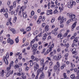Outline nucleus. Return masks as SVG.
I'll list each match as a JSON object with an SVG mask.
<instances>
[{
	"label": "nucleus",
	"instance_id": "nucleus-15",
	"mask_svg": "<svg viewBox=\"0 0 79 79\" xmlns=\"http://www.w3.org/2000/svg\"><path fill=\"white\" fill-rule=\"evenodd\" d=\"M48 25H46L45 26L44 29H45V31L46 32H47V31H48V30H49V29H48Z\"/></svg>",
	"mask_w": 79,
	"mask_h": 79
},
{
	"label": "nucleus",
	"instance_id": "nucleus-35",
	"mask_svg": "<svg viewBox=\"0 0 79 79\" xmlns=\"http://www.w3.org/2000/svg\"><path fill=\"white\" fill-rule=\"evenodd\" d=\"M13 44H14V41H13V40H11L10 41V45H13Z\"/></svg>",
	"mask_w": 79,
	"mask_h": 79
},
{
	"label": "nucleus",
	"instance_id": "nucleus-51",
	"mask_svg": "<svg viewBox=\"0 0 79 79\" xmlns=\"http://www.w3.org/2000/svg\"><path fill=\"white\" fill-rule=\"evenodd\" d=\"M23 64L22 63H19L18 64V65H19V66H20V67H21L22 66V65Z\"/></svg>",
	"mask_w": 79,
	"mask_h": 79
},
{
	"label": "nucleus",
	"instance_id": "nucleus-47",
	"mask_svg": "<svg viewBox=\"0 0 79 79\" xmlns=\"http://www.w3.org/2000/svg\"><path fill=\"white\" fill-rule=\"evenodd\" d=\"M45 51H46V49L45 48H44L43 50V52L42 53L44 54V53H45Z\"/></svg>",
	"mask_w": 79,
	"mask_h": 79
},
{
	"label": "nucleus",
	"instance_id": "nucleus-11",
	"mask_svg": "<svg viewBox=\"0 0 79 79\" xmlns=\"http://www.w3.org/2000/svg\"><path fill=\"white\" fill-rule=\"evenodd\" d=\"M76 49L75 48H73V49H72V52L73 54H75V55H77V52H76Z\"/></svg>",
	"mask_w": 79,
	"mask_h": 79
},
{
	"label": "nucleus",
	"instance_id": "nucleus-24",
	"mask_svg": "<svg viewBox=\"0 0 79 79\" xmlns=\"http://www.w3.org/2000/svg\"><path fill=\"white\" fill-rule=\"evenodd\" d=\"M38 33H39V31L38 30H36L35 31V32H34L33 34L34 35H36V34H38Z\"/></svg>",
	"mask_w": 79,
	"mask_h": 79
},
{
	"label": "nucleus",
	"instance_id": "nucleus-8",
	"mask_svg": "<svg viewBox=\"0 0 79 79\" xmlns=\"http://www.w3.org/2000/svg\"><path fill=\"white\" fill-rule=\"evenodd\" d=\"M69 18L71 19H74L76 18V15L74 14H70L69 16Z\"/></svg>",
	"mask_w": 79,
	"mask_h": 79
},
{
	"label": "nucleus",
	"instance_id": "nucleus-42",
	"mask_svg": "<svg viewBox=\"0 0 79 79\" xmlns=\"http://www.w3.org/2000/svg\"><path fill=\"white\" fill-rule=\"evenodd\" d=\"M45 25H46L45 23H43L42 25V26H41L42 27H43V28L45 26Z\"/></svg>",
	"mask_w": 79,
	"mask_h": 79
},
{
	"label": "nucleus",
	"instance_id": "nucleus-4",
	"mask_svg": "<svg viewBox=\"0 0 79 79\" xmlns=\"http://www.w3.org/2000/svg\"><path fill=\"white\" fill-rule=\"evenodd\" d=\"M57 66L58 68L57 72H56L57 74H59V72H60V63L58 62H57L56 63Z\"/></svg>",
	"mask_w": 79,
	"mask_h": 79
},
{
	"label": "nucleus",
	"instance_id": "nucleus-58",
	"mask_svg": "<svg viewBox=\"0 0 79 79\" xmlns=\"http://www.w3.org/2000/svg\"><path fill=\"white\" fill-rule=\"evenodd\" d=\"M4 15V16H5L6 18H8V14L7 13H6Z\"/></svg>",
	"mask_w": 79,
	"mask_h": 79
},
{
	"label": "nucleus",
	"instance_id": "nucleus-12",
	"mask_svg": "<svg viewBox=\"0 0 79 79\" xmlns=\"http://www.w3.org/2000/svg\"><path fill=\"white\" fill-rule=\"evenodd\" d=\"M42 72V70H41L40 69H38L37 71V76H39V75Z\"/></svg>",
	"mask_w": 79,
	"mask_h": 79
},
{
	"label": "nucleus",
	"instance_id": "nucleus-7",
	"mask_svg": "<svg viewBox=\"0 0 79 79\" xmlns=\"http://www.w3.org/2000/svg\"><path fill=\"white\" fill-rule=\"evenodd\" d=\"M48 35V33L47 32H46L44 35V36L43 37V40H45V39H46V38H47V36Z\"/></svg>",
	"mask_w": 79,
	"mask_h": 79
},
{
	"label": "nucleus",
	"instance_id": "nucleus-26",
	"mask_svg": "<svg viewBox=\"0 0 79 79\" xmlns=\"http://www.w3.org/2000/svg\"><path fill=\"white\" fill-rule=\"evenodd\" d=\"M16 2L14 1L13 3V7L14 8H15L16 7Z\"/></svg>",
	"mask_w": 79,
	"mask_h": 79
},
{
	"label": "nucleus",
	"instance_id": "nucleus-28",
	"mask_svg": "<svg viewBox=\"0 0 79 79\" xmlns=\"http://www.w3.org/2000/svg\"><path fill=\"white\" fill-rule=\"evenodd\" d=\"M74 71L75 72H77V73H79V70H77V68L74 69Z\"/></svg>",
	"mask_w": 79,
	"mask_h": 79
},
{
	"label": "nucleus",
	"instance_id": "nucleus-23",
	"mask_svg": "<svg viewBox=\"0 0 79 79\" xmlns=\"http://www.w3.org/2000/svg\"><path fill=\"white\" fill-rule=\"evenodd\" d=\"M31 30V27H27L26 29V31H27V32L28 31H30Z\"/></svg>",
	"mask_w": 79,
	"mask_h": 79
},
{
	"label": "nucleus",
	"instance_id": "nucleus-32",
	"mask_svg": "<svg viewBox=\"0 0 79 79\" xmlns=\"http://www.w3.org/2000/svg\"><path fill=\"white\" fill-rule=\"evenodd\" d=\"M36 51H37V49H34L32 51V52H33V55H35V52H36Z\"/></svg>",
	"mask_w": 79,
	"mask_h": 79
},
{
	"label": "nucleus",
	"instance_id": "nucleus-54",
	"mask_svg": "<svg viewBox=\"0 0 79 79\" xmlns=\"http://www.w3.org/2000/svg\"><path fill=\"white\" fill-rule=\"evenodd\" d=\"M66 66L65 64H64V65L62 66L61 67V69H63V68H64V66Z\"/></svg>",
	"mask_w": 79,
	"mask_h": 79
},
{
	"label": "nucleus",
	"instance_id": "nucleus-17",
	"mask_svg": "<svg viewBox=\"0 0 79 79\" xmlns=\"http://www.w3.org/2000/svg\"><path fill=\"white\" fill-rule=\"evenodd\" d=\"M71 78L73 79H76V77H75V75L74 74H72L70 76Z\"/></svg>",
	"mask_w": 79,
	"mask_h": 79
},
{
	"label": "nucleus",
	"instance_id": "nucleus-25",
	"mask_svg": "<svg viewBox=\"0 0 79 79\" xmlns=\"http://www.w3.org/2000/svg\"><path fill=\"white\" fill-rule=\"evenodd\" d=\"M58 13H59V12L58 11V10H57V9L55 10L53 12V13H54V14H56V13H57V14H58Z\"/></svg>",
	"mask_w": 79,
	"mask_h": 79
},
{
	"label": "nucleus",
	"instance_id": "nucleus-49",
	"mask_svg": "<svg viewBox=\"0 0 79 79\" xmlns=\"http://www.w3.org/2000/svg\"><path fill=\"white\" fill-rule=\"evenodd\" d=\"M48 51V50H47L46 52L44 54V55H46L48 54V53H49V52Z\"/></svg>",
	"mask_w": 79,
	"mask_h": 79
},
{
	"label": "nucleus",
	"instance_id": "nucleus-9",
	"mask_svg": "<svg viewBox=\"0 0 79 79\" xmlns=\"http://www.w3.org/2000/svg\"><path fill=\"white\" fill-rule=\"evenodd\" d=\"M4 60L5 62V63L6 64H8V60H7V59L6 58V56H4Z\"/></svg>",
	"mask_w": 79,
	"mask_h": 79
},
{
	"label": "nucleus",
	"instance_id": "nucleus-2",
	"mask_svg": "<svg viewBox=\"0 0 79 79\" xmlns=\"http://www.w3.org/2000/svg\"><path fill=\"white\" fill-rule=\"evenodd\" d=\"M34 70L35 71H37V69L39 68V65L37 64V62H35L34 63Z\"/></svg>",
	"mask_w": 79,
	"mask_h": 79
},
{
	"label": "nucleus",
	"instance_id": "nucleus-18",
	"mask_svg": "<svg viewBox=\"0 0 79 79\" xmlns=\"http://www.w3.org/2000/svg\"><path fill=\"white\" fill-rule=\"evenodd\" d=\"M58 70V67L57 65H55L54 67V71H56V70Z\"/></svg>",
	"mask_w": 79,
	"mask_h": 79
},
{
	"label": "nucleus",
	"instance_id": "nucleus-33",
	"mask_svg": "<svg viewBox=\"0 0 79 79\" xmlns=\"http://www.w3.org/2000/svg\"><path fill=\"white\" fill-rule=\"evenodd\" d=\"M11 66H9V67H8L7 68V72H8V71H9L10 69H11Z\"/></svg>",
	"mask_w": 79,
	"mask_h": 79
},
{
	"label": "nucleus",
	"instance_id": "nucleus-62",
	"mask_svg": "<svg viewBox=\"0 0 79 79\" xmlns=\"http://www.w3.org/2000/svg\"><path fill=\"white\" fill-rule=\"evenodd\" d=\"M68 35V33H65L64 34V37H66Z\"/></svg>",
	"mask_w": 79,
	"mask_h": 79
},
{
	"label": "nucleus",
	"instance_id": "nucleus-21",
	"mask_svg": "<svg viewBox=\"0 0 79 79\" xmlns=\"http://www.w3.org/2000/svg\"><path fill=\"white\" fill-rule=\"evenodd\" d=\"M9 13H11V15H13V13H14V10H10L9 11Z\"/></svg>",
	"mask_w": 79,
	"mask_h": 79
},
{
	"label": "nucleus",
	"instance_id": "nucleus-14",
	"mask_svg": "<svg viewBox=\"0 0 79 79\" xmlns=\"http://www.w3.org/2000/svg\"><path fill=\"white\" fill-rule=\"evenodd\" d=\"M44 77H45V76L44 75V74L42 73L40 75L39 79H44Z\"/></svg>",
	"mask_w": 79,
	"mask_h": 79
},
{
	"label": "nucleus",
	"instance_id": "nucleus-57",
	"mask_svg": "<svg viewBox=\"0 0 79 79\" xmlns=\"http://www.w3.org/2000/svg\"><path fill=\"white\" fill-rule=\"evenodd\" d=\"M10 75V73H8L7 74H6V77H8Z\"/></svg>",
	"mask_w": 79,
	"mask_h": 79
},
{
	"label": "nucleus",
	"instance_id": "nucleus-59",
	"mask_svg": "<svg viewBox=\"0 0 79 79\" xmlns=\"http://www.w3.org/2000/svg\"><path fill=\"white\" fill-rule=\"evenodd\" d=\"M17 76H21V73H17Z\"/></svg>",
	"mask_w": 79,
	"mask_h": 79
},
{
	"label": "nucleus",
	"instance_id": "nucleus-37",
	"mask_svg": "<svg viewBox=\"0 0 79 79\" xmlns=\"http://www.w3.org/2000/svg\"><path fill=\"white\" fill-rule=\"evenodd\" d=\"M15 69H16L17 68H19V65L16 64L14 66Z\"/></svg>",
	"mask_w": 79,
	"mask_h": 79
},
{
	"label": "nucleus",
	"instance_id": "nucleus-5",
	"mask_svg": "<svg viewBox=\"0 0 79 79\" xmlns=\"http://www.w3.org/2000/svg\"><path fill=\"white\" fill-rule=\"evenodd\" d=\"M55 45V44L54 43H52L51 45V46L49 48V49H48L47 50H48L49 52H52V48H53L54 47Z\"/></svg>",
	"mask_w": 79,
	"mask_h": 79
},
{
	"label": "nucleus",
	"instance_id": "nucleus-60",
	"mask_svg": "<svg viewBox=\"0 0 79 79\" xmlns=\"http://www.w3.org/2000/svg\"><path fill=\"white\" fill-rule=\"evenodd\" d=\"M33 64H34L33 62H31L30 63V65L31 66H33Z\"/></svg>",
	"mask_w": 79,
	"mask_h": 79
},
{
	"label": "nucleus",
	"instance_id": "nucleus-55",
	"mask_svg": "<svg viewBox=\"0 0 79 79\" xmlns=\"http://www.w3.org/2000/svg\"><path fill=\"white\" fill-rule=\"evenodd\" d=\"M75 37L74 36H73L71 38V40H73V39H75Z\"/></svg>",
	"mask_w": 79,
	"mask_h": 79
},
{
	"label": "nucleus",
	"instance_id": "nucleus-40",
	"mask_svg": "<svg viewBox=\"0 0 79 79\" xmlns=\"http://www.w3.org/2000/svg\"><path fill=\"white\" fill-rule=\"evenodd\" d=\"M29 69V68L28 67H26L25 69V70L26 71H27Z\"/></svg>",
	"mask_w": 79,
	"mask_h": 79
},
{
	"label": "nucleus",
	"instance_id": "nucleus-53",
	"mask_svg": "<svg viewBox=\"0 0 79 79\" xmlns=\"http://www.w3.org/2000/svg\"><path fill=\"white\" fill-rule=\"evenodd\" d=\"M38 37V35H37L35 37V40L36 41H38L39 40V39H37V37Z\"/></svg>",
	"mask_w": 79,
	"mask_h": 79
},
{
	"label": "nucleus",
	"instance_id": "nucleus-10",
	"mask_svg": "<svg viewBox=\"0 0 79 79\" xmlns=\"http://www.w3.org/2000/svg\"><path fill=\"white\" fill-rule=\"evenodd\" d=\"M52 69L49 70L48 71V77H49L50 76V75H51V72L52 71Z\"/></svg>",
	"mask_w": 79,
	"mask_h": 79
},
{
	"label": "nucleus",
	"instance_id": "nucleus-29",
	"mask_svg": "<svg viewBox=\"0 0 79 79\" xmlns=\"http://www.w3.org/2000/svg\"><path fill=\"white\" fill-rule=\"evenodd\" d=\"M33 46H34L35 48H37L38 46V44H34Z\"/></svg>",
	"mask_w": 79,
	"mask_h": 79
},
{
	"label": "nucleus",
	"instance_id": "nucleus-44",
	"mask_svg": "<svg viewBox=\"0 0 79 79\" xmlns=\"http://www.w3.org/2000/svg\"><path fill=\"white\" fill-rule=\"evenodd\" d=\"M14 63V62H13V61H12V62H11L10 64V66L11 67L13 65V64Z\"/></svg>",
	"mask_w": 79,
	"mask_h": 79
},
{
	"label": "nucleus",
	"instance_id": "nucleus-43",
	"mask_svg": "<svg viewBox=\"0 0 79 79\" xmlns=\"http://www.w3.org/2000/svg\"><path fill=\"white\" fill-rule=\"evenodd\" d=\"M9 58V54H6V58L7 60V59H8Z\"/></svg>",
	"mask_w": 79,
	"mask_h": 79
},
{
	"label": "nucleus",
	"instance_id": "nucleus-41",
	"mask_svg": "<svg viewBox=\"0 0 79 79\" xmlns=\"http://www.w3.org/2000/svg\"><path fill=\"white\" fill-rule=\"evenodd\" d=\"M55 21V18H53L52 19L51 21V23H53V22Z\"/></svg>",
	"mask_w": 79,
	"mask_h": 79
},
{
	"label": "nucleus",
	"instance_id": "nucleus-6",
	"mask_svg": "<svg viewBox=\"0 0 79 79\" xmlns=\"http://www.w3.org/2000/svg\"><path fill=\"white\" fill-rule=\"evenodd\" d=\"M77 23V22H75L72 25L71 28H72V31H74V28L76 26V24Z\"/></svg>",
	"mask_w": 79,
	"mask_h": 79
},
{
	"label": "nucleus",
	"instance_id": "nucleus-52",
	"mask_svg": "<svg viewBox=\"0 0 79 79\" xmlns=\"http://www.w3.org/2000/svg\"><path fill=\"white\" fill-rule=\"evenodd\" d=\"M10 3H11V1H8V2H7V5H10Z\"/></svg>",
	"mask_w": 79,
	"mask_h": 79
},
{
	"label": "nucleus",
	"instance_id": "nucleus-45",
	"mask_svg": "<svg viewBox=\"0 0 79 79\" xmlns=\"http://www.w3.org/2000/svg\"><path fill=\"white\" fill-rule=\"evenodd\" d=\"M35 42V39H34L33 40H32L31 42V44H34Z\"/></svg>",
	"mask_w": 79,
	"mask_h": 79
},
{
	"label": "nucleus",
	"instance_id": "nucleus-36",
	"mask_svg": "<svg viewBox=\"0 0 79 79\" xmlns=\"http://www.w3.org/2000/svg\"><path fill=\"white\" fill-rule=\"evenodd\" d=\"M15 41L16 43V44H18V42H19V39L18 38H16L15 39Z\"/></svg>",
	"mask_w": 79,
	"mask_h": 79
},
{
	"label": "nucleus",
	"instance_id": "nucleus-48",
	"mask_svg": "<svg viewBox=\"0 0 79 79\" xmlns=\"http://www.w3.org/2000/svg\"><path fill=\"white\" fill-rule=\"evenodd\" d=\"M54 35H58V32L57 31H56L54 33Z\"/></svg>",
	"mask_w": 79,
	"mask_h": 79
},
{
	"label": "nucleus",
	"instance_id": "nucleus-46",
	"mask_svg": "<svg viewBox=\"0 0 79 79\" xmlns=\"http://www.w3.org/2000/svg\"><path fill=\"white\" fill-rule=\"evenodd\" d=\"M11 40L10 38H8L7 39V43H10V42Z\"/></svg>",
	"mask_w": 79,
	"mask_h": 79
},
{
	"label": "nucleus",
	"instance_id": "nucleus-63",
	"mask_svg": "<svg viewBox=\"0 0 79 79\" xmlns=\"http://www.w3.org/2000/svg\"><path fill=\"white\" fill-rule=\"evenodd\" d=\"M53 65V62H50L49 63V65L50 66H52Z\"/></svg>",
	"mask_w": 79,
	"mask_h": 79
},
{
	"label": "nucleus",
	"instance_id": "nucleus-56",
	"mask_svg": "<svg viewBox=\"0 0 79 79\" xmlns=\"http://www.w3.org/2000/svg\"><path fill=\"white\" fill-rule=\"evenodd\" d=\"M18 11L17 10H15L14 11V15H17Z\"/></svg>",
	"mask_w": 79,
	"mask_h": 79
},
{
	"label": "nucleus",
	"instance_id": "nucleus-64",
	"mask_svg": "<svg viewBox=\"0 0 79 79\" xmlns=\"http://www.w3.org/2000/svg\"><path fill=\"white\" fill-rule=\"evenodd\" d=\"M51 8H53V7H55V5L53 4H52V5L51 6Z\"/></svg>",
	"mask_w": 79,
	"mask_h": 79
},
{
	"label": "nucleus",
	"instance_id": "nucleus-30",
	"mask_svg": "<svg viewBox=\"0 0 79 79\" xmlns=\"http://www.w3.org/2000/svg\"><path fill=\"white\" fill-rule=\"evenodd\" d=\"M61 58V56L60 55H58L57 57V60H59Z\"/></svg>",
	"mask_w": 79,
	"mask_h": 79
},
{
	"label": "nucleus",
	"instance_id": "nucleus-39",
	"mask_svg": "<svg viewBox=\"0 0 79 79\" xmlns=\"http://www.w3.org/2000/svg\"><path fill=\"white\" fill-rule=\"evenodd\" d=\"M41 20H40L39 19H38L37 21V24H40V23H41Z\"/></svg>",
	"mask_w": 79,
	"mask_h": 79
},
{
	"label": "nucleus",
	"instance_id": "nucleus-38",
	"mask_svg": "<svg viewBox=\"0 0 79 79\" xmlns=\"http://www.w3.org/2000/svg\"><path fill=\"white\" fill-rule=\"evenodd\" d=\"M3 36H1L0 37V42H3Z\"/></svg>",
	"mask_w": 79,
	"mask_h": 79
},
{
	"label": "nucleus",
	"instance_id": "nucleus-27",
	"mask_svg": "<svg viewBox=\"0 0 79 79\" xmlns=\"http://www.w3.org/2000/svg\"><path fill=\"white\" fill-rule=\"evenodd\" d=\"M0 12H1V13H5V8H2V9L1 10Z\"/></svg>",
	"mask_w": 79,
	"mask_h": 79
},
{
	"label": "nucleus",
	"instance_id": "nucleus-50",
	"mask_svg": "<svg viewBox=\"0 0 79 79\" xmlns=\"http://www.w3.org/2000/svg\"><path fill=\"white\" fill-rule=\"evenodd\" d=\"M31 15L32 16H33L34 15V11H32L31 12Z\"/></svg>",
	"mask_w": 79,
	"mask_h": 79
},
{
	"label": "nucleus",
	"instance_id": "nucleus-13",
	"mask_svg": "<svg viewBox=\"0 0 79 79\" xmlns=\"http://www.w3.org/2000/svg\"><path fill=\"white\" fill-rule=\"evenodd\" d=\"M23 18L24 19H25V18H26V17H27V14L26 13V12H23Z\"/></svg>",
	"mask_w": 79,
	"mask_h": 79
},
{
	"label": "nucleus",
	"instance_id": "nucleus-61",
	"mask_svg": "<svg viewBox=\"0 0 79 79\" xmlns=\"http://www.w3.org/2000/svg\"><path fill=\"white\" fill-rule=\"evenodd\" d=\"M64 27V25L63 24H61L60 25V27L61 28H63Z\"/></svg>",
	"mask_w": 79,
	"mask_h": 79
},
{
	"label": "nucleus",
	"instance_id": "nucleus-16",
	"mask_svg": "<svg viewBox=\"0 0 79 79\" xmlns=\"http://www.w3.org/2000/svg\"><path fill=\"white\" fill-rule=\"evenodd\" d=\"M40 63L41 65H44V59H41Z\"/></svg>",
	"mask_w": 79,
	"mask_h": 79
},
{
	"label": "nucleus",
	"instance_id": "nucleus-19",
	"mask_svg": "<svg viewBox=\"0 0 79 79\" xmlns=\"http://www.w3.org/2000/svg\"><path fill=\"white\" fill-rule=\"evenodd\" d=\"M10 31H12L13 34H15L16 33V31L14 29L12 28L10 29Z\"/></svg>",
	"mask_w": 79,
	"mask_h": 79
},
{
	"label": "nucleus",
	"instance_id": "nucleus-31",
	"mask_svg": "<svg viewBox=\"0 0 79 79\" xmlns=\"http://www.w3.org/2000/svg\"><path fill=\"white\" fill-rule=\"evenodd\" d=\"M21 77L22 78H20V79H25L26 78V76H22Z\"/></svg>",
	"mask_w": 79,
	"mask_h": 79
},
{
	"label": "nucleus",
	"instance_id": "nucleus-34",
	"mask_svg": "<svg viewBox=\"0 0 79 79\" xmlns=\"http://www.w3.org/2000/svg\"><path fill=\"white\" fill-rule=\"evenodd\" d=\"M61 35H62V34L60 33L57 35V38H60V37H61Z\"/></svg>",
	"mask_w": 79,
	"mask_h": 79
},
{
	"label": "nucleus",
	"instance_id": "nucleus-1",
	"mask_svg": "<svg viewBox=\"0 0 79 79\" xmlns=\"http://www.w3.org/2000/svg\"><path fill=\"white\" fill-rule=\"evenodd\" d=\"M75 5H76V2L74 1H73V0H71L70 1V3H69L68 4V7L69 8H71L73 7V6Z\"/></svg>",
	"mask_w": 79,
	"mask_h": 79
},
{
	"label": "nucleus",
	"instance_id": "nucleus-20",
	"mask_svg": "<svg viewBox=\"0 0 79 79\" xmlns=\"http://www.w3.org/2000/svg\"><path fill=\"white\" fill-rule=\"evenodd\" d=\"M78 38H76L73 41V43H77L78 42V40H77Z\"/></svg>",
	"mask_w": 79,
	"mask_h": 79
},
{
	"label": "nucleus",
	"instance_id": "nucleus-3",
	"mask_svg": "<svg viewBox=\"0 0 79 79\" xmlns=\"http://www.w3.org/2000/svg\"><path fill=\"white\" fill-rule=\"evenodd\" d=\"M66 21V18L64 19V17H62L60 23L62 24V23H65Z\"/></svg>",
	"mask_w": 79,
	"mask_h": 79
},
{
	"label": "nucleus",
	"instance_id": "nucleus-22",
	"mask_svg": "<svg viewBox=\"0 0 79 79\" xmlns=\"http://www.w3.org/2000/svg\"><path fill=\"white\" fill-rule=\"evenodd\" d=\"M1 76L2 77L4 76V70H2L1 72Z\"/></svg>",
	"mask_w": 79,
	"mask_h": 79
}]
</instances>
